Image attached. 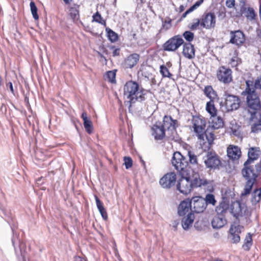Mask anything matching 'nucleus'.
I'll use <instances>...</instances> for the list:
<instances>
[{"label":"nucleus","mask_w":261,"mask_h":261,"mask_svg":"<svg viewBox=\"0 0 261 261\" xmlns=\"http://www.w3.org/2000/svg\"><path fill=\"white\" fill-rule=\"evenodd\" d=\"M162 125L165 129L168 131H174L175 133H176V128L179 125L178 121L173 119L170 115L164 116Z\"/></svg>","instance_id":"16"},{"label":"nucleus","mask_w":261,"mask_h":261,"mask_svg":"<svg viewBox=\"0 0 261 261\" xmlns=\"http://www.w3.org/2000/svg\"><path fill=\"white\" fill-rule=\"evenodd\" d=\"M254 87L255 89H261V75L255 80Z\"/></svg>","instance_id":"50"},{"label":"nucleus","mask_w":261,"mask_h":261,"mask_svg":"<svg viewBox=\"0 0 261 261\" xmlns=\"http://www.w3.org/2000/svg\"><path fill=\"white\" fill-rule=\"evenodd\" d=\"M120 49L119 47H117V48H115V49L113 51V57H117L120 56Z\"/></svg>","instance_id":"55"},{"label":"nucleus","mask_w":261,"mask_h":261,"mask_svg":"<svg viewBox=\"0 0 261 261\" xmlns=\"http://www.w3.org/2000/svg\"><path fill=\"white\" fill-rule=\"evenodd\" d=\"M97 207L104 220L108 219V214L107 211L103 205L102 202L100 200L98 197L95 195H94Z\"/></svg>","instance_id":"28"},{"label":"nucleus","mask_w":261,"mask_h":261,"mask_svg":"<svg viewBox=\"0 0 261 261\" xmlns=\"http://www.w3.org/2000/svg\"><path fill=\"white\" fill-rule=\"evenodd\" d=\"M183 45V55L189 59H192L195 57V50L194 46L191 43H184Z\"/></svg>","instance_id":"21"},{"label":"nucleus","mask_w":261,"mask_h":261,"mask_svg":"<svg viewBox=\"0 0 261 261\" xmlns=\"http://www.w3.org/2000/svg\"><path fill=\"white\" fill-rule=\"evenodd\" d=\"M93 20L96 22L106 26V20H102L101 16L98 12H97L93 15Z\"/></svg>","instance_id":"41"},{"label":"nucleus","mask_w":261,"mask_h":261,"mask_svg":"<svg viewBox=\"0 0 261 261\" xmlns=\"http://www.w3.org/2000/svg\"><path fill=\"white\" fill-rule=\"evenodd\" d=\"M261 130V123H254L251 126V132L253 133H257L259 130Z\"/></svg>","instance_id":"49"},{"label":"nucleus","mask_w":261,"mask_h":261,"mask_svg":"<svg viewBox=\"0 0 261 261\" xmlns=\"http://www.w3.org/2000/svg\"><path fill=\"white\" fill-rule=\"evenodd\" d=\"M7 86L9 87V88H10V89L11 92L13 94H14V89H13V84H12V82H9V83L7 84Z\"/></svg>","instance_id":"60"},{"label":"nucleus","mask_w":261,"mask_h":261,"mask_svg":"<svg viewBox=\"0 0 261 261\" xmlns=\"http://www.w3.org/2000/svg\"><path fill=\"white\" fill-rule=\"evenodd\" d=\"M260 151V148L256 147H252L249 149L248 152V159L245 162L246 164L248 163H252L254 161H256L258 158V152Z\"/></svg>","instance_id":"23"},{"label":"nucleus","mask_w":261,"mask_h":261,"mask_svg":"<svg viewBox=\"0 0 261 261\" xmlns=\"http://www.w3.org/2000/svg\"><path fill=\"white\" fill-rule=\"evenodd\" d=\"M172 164L181 176L176 185V189L180 193L187 195L193 189L201 188L209 184L206 179L200 177L198 171L189 166L188 159L180 152L176 151L173 153Z\"/></svg>","instance_id":"1"},{"label":"nucleus","mask_w":261,"mask_h":261,"mask_svg":"<svg viewBox=\"0 0 261 261\" xmlns=\"http://www.w3.org/2000/svg\"><path fill=\"white\" fill-rule=\"evenodd\" d=\"M124 164L125 165V168L128 169L130 168L133 165V160L129 156H125L124 157Z\"/></svg>","instance_id":"47"},{"label":"nucleus","mask_w":261,"mask_h":261,"mask_svg":"<svg viewBox=\"0 0 261 261\" xmlns=\"http://www.w3.org/2000/svg\"><path fill=\"white\" fill-rule=\"evenodd\" d=\"M81 118L83 119V124L86 131L88 134H91L93 130L92 121L88 118L87 113L85 112L82 113Z\"/></svg>","instance_id":"25"},{"label":"nucleus","mask_w":261,"mask_h":261,"mask_svg":"<svg viewBox=\"0 0 261 261\" xmlns=\"http://www.w3.org/2000/svg\"><path fill=\"white\" fill-rule=\"evenodd\" d=\"M246 104L247 107L252 110L250 112L251 116L255 115L257 111L261 109V102L257 93L246 97Z\"/></svg>","instance_id":"10"},{"label":"nucleus","mask_w":261,"mask_h":261,"mask_svg":"<svg viewBox=\"0 0 261 261\" xmlns=\"http://www.w3.org/2000/svg\"><path fill=\"white\" fill-rule=\"evenodd\" d=\"M251 163H244L241 170L243 177L246 180L243 191L241 194V197L248 195L250 194L253 185L258 177V173H256Z\"/></svg>","instance_id":"3"},{"label":"nucleus","mask_w":261,"mask_h":261,"mask_svg":"<svg viewBox=\"0 0 261 261\" xmlns=\"http://www.w3.org/2000/svg\"><path fill=\"white\" fill-rule=\"evenodd\" d=\"M107 36L111 42H115L118 39V34L109 28H106Z\"/></svg>","instance_id":"34"},{"label":"nucleus","mask_w":261,"mask_h":261,"mask_svg":"<svg viewBox=\"0 0 261 261\" xmlns=\"http://www.w3.org/2000/svg\"><path fill=\"white\" fill-rule=\"evenodd\" d=\"M255 169H256V173H258L259 174V172L261 171V165L260 163L259 162L257 163L255 166Z\"/></svg>","instance_id":"56"},{"label":"nucleus","mask_w":261,"mask_h":261,"mask_svg":"<svg viewBox=\"0 0 261 261\" xmlns=\"http://www.w3.org/2000/svg\"><path fill=\"white\" fill-rule=\"evenodd\" d=\"M2 211L5 216L8 218L10 217L11 213L9 211H7L6 210H2Z\"/></svg>","instance_id":"59"},{"label":"nucleus","mask_w":261,"mask_h":261,"mask_svg":"<svg viewBox=\"0 0 261 261\" xmlns=\"http://www.w3.org/2000/svg\"><path fill=\"white\" fill-rule=\"evenodd\" d=\"M139 92L140 95L138 94L136 95L134 100V103L137 101L139 102H142L145 100L146 95L148 92L151 93V91L150 90H146L143 88H139Z\"/></svg>","instance_id":"32"},{"label":"nucleus","mask_w":261,"mask_h":261,"mask_svg":"<svg viewBox=\"0 0 261 261\" xmlns=\"http://www.w3.org/2000/svg\"><path fill=\"white\" fill-rule=\"evenodd\" d=\"M204 93L210 100H214L217 96V92L211 86H206L204 87Z\"/></svg>","instance_id":"30"},{"label":"nucleus","mask_w":261,"mask_h":261,"mask_svg":"<svg viewBox=\"0 0 261 261\" xmlns=\"http://www.w3.org/2000/svg\"><path fill=\"white\" fill-rule=\"evenodd\" d=\"M167 18L168 19V20H164L163 18H161V20L162 22V25L161 30L164 29L165 31H167L171 28L172 19L169 17H168Z\"/></svg>","instance_id":"43"},{"label":"nucleus","mask_w":261,"mask_h":261,"mask_svg":"<svg viewBox=\"0 0 261 261\" xmlns=\"http://www.w3.org/2000/svg\"><path fill=\"white\" fill-rule=\"evenodd\" d=\"M255 89L254 88H251V87H246L245 90L243 91L241 93L242 95L245 96L246 95L247 97H249L250 96H252L253 95H254L256 94Z\"/></svg>","instance_id":"42"},{"label":"nucleus","mask_w":261,"mask_h":261,"mask_svg":"<svg viewBox=\"0 0 261 261\" xmlns=\"http://www.w3.org/2000/svg\"><path fill=\"white\" fill-rule=\"evenodd\" d=\"M194 21H195V22H193L191 25H188V28L191 29V30H195L197 29V27L199 26V25H200L201 20L199 19H194Z\"/></svg>","instance_id":"48"},{"label":"nucleus","mask_w":261,"mask_h":261,"mask_svg":"<svg viewBox=\"0 0 261 261\" xmlns=\"http://www.w3.org/2000/svg\"><path fill=\"white\" fill-rule=\"evenodd\" d=\"M227 223L226 217L216 215L211 221L212 226L214 229H218L223 227Z\"/></svg>","instance_id":"22"},{"label":"nucleus","mask_w":261,"mask_h":261,"mask_svg":"<svg viewBox=\"0 0 261 261\" xmlns=\"http://www.w3.org/2000/svg\"><path fill=\"white\" fill-rule=\"evenodd\" d=\"M252 234L248 232L244 240V243L242 245V248L246 251H249L252 245Z\"/></svg>","instance_id":"31"},{"label":"nucleus","mask_w":261,"mask_h":261,"mask_svg":"<svg viewBox=\"0 0 261 261\" xmlns=\"http://www.w3.org/2000/svg\"><path fill=\"white\" fill-rule=\"evenodd\" d=\"M11 229L13 233L11 241L15 253L17 254L19 252L20 255L23 257L25 252V245L21 241L19 233L15 230L13 227H11Z\"/></svg>","instance_id":"8"},{"label":"nucleus","mask_w":261,"mask_h":261,"mask_svg":"<svg viewBox=\"0 0 261 261\" xmlns=\"http://www.w3.org/2000/svg\"><path fill=\"white\" fill-rule=\"evenodd\" d=\"M226 16L225 12L223 11H219L218 13V17H221V18H224Z\"/></svg>","instance_id":"63"},{"label":"nucleus","mask_w":261,"mask_h":261,"mask_svg":"<svg viewBox=\"0 0 261 261\" xmlns=\"http://www.w3.org/2000/svg\"><path fill=\"white\" fill-rule=\"evenodd\" d=\"M170 138L172 140H173L177 143H180V142L181 141V138L179 137V136L176 133L175 136L171 135L170 136Z\"/></svg>","instance_id":"53"},{"label":"nucleus","mask_w":261,"mask_h":261,"mask_svg":"<svg viewBox=\"0 0 261 261\" xmlns=\"http://www.w3.org/2000/svg\"><path fill=\"white\" fill-rule=\"evenodd\" d=\"M176 175L174 172L166 173L160 180V184L163 188L170 189L175 185Z\"/></svg>","instance_id":"13"},{"label":"nucleus","mask_w":261,"mask_h":261,"mask_svg":"<svg viewBox=\"0 0 261 261\" xmlns=\"http://www.w3.org/2000/svg\"><path fill=\"white\" fill-rule=\"evenodd\" d=\"M69 14L71 17V18L73 19H77L79 17V10H77L76 8H71L69 10Z\"/></svg>","instance_id":"45"},{"label":"nucleus","mask_w":261,"mask_h":261,"mask_svg":"<svg viewBox=\"0 0 261 261\" xmlns=\"http://www.w3.org/2000/svg\"><path fill=\"white\" fill-rule=\"evenodd\" d=\"M205 109L212 117H214L217 116V110L214 105V100H210L209 101L207 102Z\"/></svg>","instance_id":"29"},{"label":"nucleus","mask_w":261,"mask_h":261,"mask_svg":"<svg viewBox=\"0 0 261 261\" xmlns=\"http://www.w3.org/2000/svg\"><path fill=\"white\" fill-rule=\"evenodd\" d=\"M223 97L224 101L220 103L222 111L229 112L239 108L241 100L238 96L230 94L227 91H225Z\"/></svg>","instance_id":"4"},{"label":"nucleus","mask_w":261,"mask_h":261,"mask_svg":"<svg viewBox=\"0 0 261 261\" xmlns=\"http://www.w3.org/2000/svg\"><path fill=\"white\" fill-rule=\"evenodd\" d=\"M227 155L229 159L233 160H238L241 155V151L240 148L234 146L231 148H228Z\"/></svg>","instance_id":"26"},{"label":"nucleus","mask_w":261,"mask_h":261,"mask_svg":"<svg viewBox=\"0 0 261 261\" xmlns=\"http://www.w3.org/2000/svg\"><path fill=\"white\" fill-rule=\"evenodd\" d=\"M116 73L113 70L108 71L106 73L105 79H108V81L112 83H116Z\"/></svg>","instance_id":"40"},{"label":"nucleus","mask_w":261,"mask_h":261,"mask_svg":"<svg viewBox=\"0 0 261 261\" xmlns=\"http://www.w3.org/2000/svg\"><path fill=\"white\" fill-rule=\"evenodd\" d=\"M197 8L193 5L191 7H190L187 10L188 12H189V13H191L195 10H196Z\"/></svg>","instance_id":"64"},{"label":"nucleus","mask_w":261,"mask_h":261,"mask_svg":"<svg viewBox=\"0 0 261 261\" xmlns=\"http://www.w3.org/2000/svg\"><path fill=\"white\" fill-rule=\"evenodd\" d=\"M184 43L181 36L178 35L173 36L166 41L162 45L163 49L167 51H174Z\"/></svg>","instance_id":"6"},{"label":"nucleus","mask_w":261,"mask_h":261,"mask_svg":"<svg viewBox=\"0 0 261 261\" xmlns=\"http://www.w3.org/2000/svg\"><path fill=\"white\" fill-rule=\"evenodd\" d=\"M200 25L207 29L214 28L216 24V16L214 13H204L200 19Z\"/></svg>","instance_id":"15"},{"label":"nucleus","mask_w":261,"mask_h":261,"mask_svg":"<svg viewBox=\"0 0 261 261\" xmlns=\"http://www.w3.org/2000/svg\"><path fill=\"white\" fill-rule=\"evenodd\" d=\"M212 127L214 129H218L223 126L224 122L220 116L213 117L212 120Z\"/></svg>","instance_id":"33"},{"label":"nucleus","mask_w":261,"mask_h":261,"mask_svg":"<svg viewBox=\"0 0 261 261\" xmlns=\"http://www.w3.org/2000/svg\"><path fill=\"white\" fill-rule=\"evenodd\" d=\"M203 134L205 136L208 144L211 145L214 140V134L213 133H209L207 130H206Z\"/></svg>","instance_id":"46"},{"label":"nucleus","mask_w":261,"mask_h":261,"mask_svg":"<svg viewBox=\"0 0 261 261\" xmlns=\"http://www.w3.org/2000/svg\"><path fill=\"white\" fill-rule=\"evenodd\" d=\"M192 122L194 132L198 134L199 139H203L204 134L203 132L206 126L204 118L201 116H193Z\"/></svg>","instance_id":"9"},{"label":"nucleus","mask_w":261,"mask_h":261,"mask_svg":"<svg viewBox=\"0 0 261 261\" xmlns=\"http://www.w3.org/2000/svg\"><path fill=\"white\" fill-rule=\"evenodd\" d=\"M247 8H244L243 7H240V12H237L236 16L238 17H241L243 16V14L246 13Z\"/></svg>","instance_id":"51"},{"label":"nucleus","mask_w":261,"mask_h":261,"mask_svg":"<svg viewBox=\"0 0 261 261\" xmlns=\"http://www.w3.org/2000/svg\"><path fill=\"white\" fill-rule=\"evenodd\" d=\"M203 2V0H199L196 2L194 5L197 8L199 7Z\"/></svg>","instance_id":"61"},{"label":"nucleus","mask_w":261,"mask_h":261,"mask_svg":"<svg viewBox=\"0 0 261 261\" xmlns=\"http://www.w3.org/2000/svg\"><path fill=\"white\" fill-rule=\"evenodd\" d=\"M160 73L163 77L171 78L172 74L169 72L167 67L164 65H162L160 66Z\"/></svg>","instance_id":"39"},{"label":"nucleus","mask_w":261,"mask_h":261,"mask_svg":"<svg viewBox=\"0 0 261 261\" xmlns=\"http://www.w3.org/2000/svg\"><path fill=\"white\" fill-rule=\"evenodd\" d=\"M235 5V0H227L226 1V6L228 8H231Z\"/></svg>","instance_id":"52"},{"label":"nucleus","mask_w":261,"mask_h":261,"mask_svg":"<svg viewBox=\"0 0 261 261\" xmlns=\"http://www.w3.org/2000/svg\"><path fill=\"white\" fill-rule=\"evenodd\" d=\"M145 0H137V6L141 7L142 5L145 3Z\"/></svg>","instance_id":"62"},{"label":"nucleus","mask_w":261,"mask_h":261,"mask_svg":"<svg viewBox=\"0 0 261 261\" xmlns=\"http://www.w3.org/2000/svg\"><path fill=\"white\" fill-rule=\"evenodd\" d=\"M140 59V55L133 53L127 56L124 60L123 65L125 68H132L137 65Z\"/></svg>","instance_id":"19"},{"label":"nucleus","mask_w":261,"mask_h":261,"mask_svg":"<svg viewBox=\"0 0 261 261\" xmlns=\"http://www.w3.org/2000/svg\"><path fill=\"white\" fill-rule=\"evenodd\" d=\"M253 81H250V80H247L246 81V87H251V88H252L253 87Z\"/></svg>","instance_id":"58"},{"label":"nucleus","mask_w":261,"mask_h":261,"mask_svg":"<svg viewBox=\"0 0 261 261\" xmlns=\"http://www.w3.org/2000/svg\"><path fill=\"white\" fill-rule=\"evenodd\" d=\"M152 135L156 140H161L165 137L166 129L161 122H156L152 127Z\"/></svg>","instance_id":"17"},{"label":"nucleus","mask_w":261,"mask_h":261,"mask_svg":"<svg viewBox=\"0 0 261 261\" xmlns=\"http://www.w3.org/2000/svg\"><path fill=\"white\" fill-rule=\"evenodd\" d=\"M230 213L236 218L234 223L236 225H231L228 238L231 243L237 244L240 242V234L244 228V227L240 224L241 223V218H243V220L245 219L247 223H249L251 221L250 218L251 216V211L246 204L239 200H236L232 202L230 205Z\"/></svg>","instance_id":"2"},{"label":"nucleus","mask_w":261,"mask_h":261,"mask_svg":"<svg viewBox=\"0 0 261 261\" xmlns=\"http://www.w3.org/2000/svg\"><path fill=\"white\" fill-rule=\"evenodd\" d=\"M195 219L194 214L192 212L189 213L187 215L184 217L181 220V225L184 230H188L194 222Z\"/></svg>","instance_id":"24"},{"label":"nucleus","mask_w":261,"mask_h":261,"mask_svg":"<svg viewBox=\"0 0 261 261\" xmlns=\"http://www.w3.org/2000/svg\"><path fill=\"white\" fill-rule=\"evenodd\" d=\"M229 207V203L226 197L223 196L222 200L219 204L215 207V212L217 216L220 217H226Z\"/></svg>","instance_id":"18"},{"label":"nucleus","mask_w":261,"mask_h":261,"mask_svg":"<svg viewBox=\"0 0 261 261\" xmlns=\"http://www.w3.org/2000/svg\"><path fill=\"white\" fill-rule=\"evenodd\" d=\"M99 50L103 54L108 55V49L105 47L103 45L99 46L98 48Z\"/></svg>","instance_id":"54"},{"label":"nucleus","mask_w":261,"mask_h":261,"mask_svg":"<svg viewBox=\"0 0 261 261\" xmlns=\"http://www.w3.org/2000/svg\"><path fill=\"white\" fill-rule=\"evenodd\" d=\"M182 36L188 43H190L194 39V34L190 31H186L183 33Z\"/></svg>","instance_id":"44"},{"label":"nucleus","mask_w":261,"mask_h":261,"mask_svg":"<svg viewBox=\"0 0 261 261\" xmlns=\"http://www.w3.org/2000/svg\"><path fill=\"white\" fill-rule=\"evenodd\" d=\"M191 201V212L194 213H201L204 212L206 206L204 202V198L202 196H198L193 197L190 199Z\"/></svg>","instance_id":"11"},{"label":"nucleus","mask_w":261,"mask_h":261,"mask_svg":"<svg viewBox=\"0 0 261 261\" xmlns=\"http://www.w3.org/2000/svg\"><path fill=\"white\" fill-rule=\"evenodd\" d=\"M203 159L206 167L211 170L219 169L221 165L219 156L215 152H208Z\"/></svg>","instance_id":"7"},{"label":"nucleus","mask_w":261,"mask_h":261,"mask_svg":"<svg viewBox=\"0 0 261 261\" xmlns=\"http://www.w3.org/2000/svg\"><path fill=\"white\" fill-rule=\"evenodd\" d=\"M179 224V221L177 220H174L172 222V225L173 228H174V230H177V226Z\"/></svg>","instance_id":"57"},{"label":"nucleus","mask_w":261,"mask_h":261,"mask_svg":"<svg viewBox=\"0 0 261 261\" xmlns=\"http://www.w3.org/2000/svg\"><path fill=\"white\" fill-rule=\"evenodd\" d=\"M232 71L224 66H220L217 71L218 80L225 84L230 83L232 81Z\"/></svg>","instance_id":"12"},{"label":"nucleus","mask_w":261,"mask_h":261,"mask_svg":"<svg viewBox=\"0 0 261 261\" xmlns=\"http://www.w3.org/2000/svg\"><path fill=\"white\" fill-rule=\"evenodd\" d=\"M204 202H205L206 206L208 204H212L213 206H215L217 201L213 194L208 193L206 195L205 198H204Z\"/></svg>","instance_id":"35"},{"label":"nucleus","mask_w":261,"mask_h":261,"mask_svg":"<svg viewBox=\"0 0 261 261\" xmlns=\"http://www.w3.org/2000/svg\"><path fill=\"white\" fill-rule=\"evenodd\" d=\"M30 6L33 17L35 20H38L39 19V15L37 13L38 8L36 7L35 2L31 1L30 2Z\"/></svg>","instance_id":"38"},{"label":"nucleus","mask_w":261,"mask_h":261,"mask_svg":"<svg viewBox=\"0 0 261 261\" xmlns=\"http://www.w3.org/2000/svg\"><path fill=\"white\" fill-rule=\"evenodd\" d=\"M187 155L189 157V159L188 160L189 164L190 163L192 165H197L198 164L197 156L195 155L193 151L188 150Z\"/></svg>","instance_id":"37"},{"label":"nucleus","mask_w":261,"mask_h":261,"mask_svg":"<svg viewBox=\"0 0 261 261\" xmlns=\"http://www.w3.org/2000/svg\"><path fill=\"white\" fill-rule=\"evenodd\" d=\"M261 201V187L254 189L251 193L250 202L253 206H255Z\"/></svg>","instance_id":"27"},{"label":"nucleus","mask_w":261,"mask_h":261,"mask_svg":"<svg viewBox=\"0 0 261 261\" xmlns=\"http://www.w3.org/2000/svg\"><path fill=\"white\" fill-rule=\"evenodd\" d=\"M245 17L250 20H253L255 19L256 14L253 8L248 7L247 8L246 13H244Z\"/></svg>","instance_id":"36"},{"label":"nucleus","mask_w":261,"mask_h":261,"mask_svg":"<svg viewBox=\"0 0 261 261\" xmlns=\"http://www.w3.org/2000/svg\"><path fill=\"white\" fill-rule=\"evenodd\" d=\"M191 211V201L187 198L180 203L178 206L177 213L179 216H184L189 210Z\"/></svg>","instance_id":"20"},{"label":"nucleus","mask_w":261,"mask_h":261,"mask_svg":"<svg viewBox=\"0 0 261 261\" xmlns=\"http://www.w3.org/2000/svg\"><path fill=\"white\" fill-rule=\"evenodd\" d=\"M139 84L133 81H129L124 85L123 94L124 97L128 100L127 102L129 103V108L131 107L132 103H134L136 95L139 94Z\"/></svg>","instance_id":"5"},{"label":"nucleus","mask_w":261,"mask_h":261,"mask_svg":"<svg viewBox=\"0 0 261 261\" xmlns=\"http://www.w3.org/2000/svg\"><path fill=\"white\" fill-rule=\"evenodd\" d=\"M229 43L239 47L242 46L245 41V36L241 30L231 31L230 32Z\"/></svg>","instance_id":"14"}]
</instances>
